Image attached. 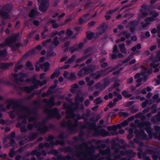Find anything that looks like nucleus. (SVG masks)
<instances>
[{"mask_svg":"<svg viewBox=\"0 0 160 160\" xmlns=\"http://www.w3.org/2000/svg\"><path fill=\"white\" fill-rule=\"evenodd\" d=\"M44 112L47 113L48 117L49 118L55 117L58 119L61 118V115L58 113L57 108H55L51 110L46 107L45 109Z\"/></svg>","mask_w":160,"mask_h":160,"instance_id":"9","label":"nucleus"},{"mask_svg":"<svg viewBox=\"0 0 160 160\" xmlns=\"http://www.w3.org/2000/svg\"><path fill=\"white\" fill-rule=\"evenodd\" d=\"M156 59L157 61H160V50L157 53Z\"/></svg>","mask_w":160,"mask_h":160,"instance_id":"57","label":"nucleus"},{"mask_svg":"<svg viewBox=\"0 0 160 160\" xmlns=\"http://www.w3.org/2000/svg\"><path fill=\"white\" fill-rule=\"evenodd\" d=\"M49 79V78H48L47 80H45L42 82H40L39 80H37L36 79H34L32 80V83L34 84V86H31L30 87H26L21 88V89L27 91L28 93L30 92L34 88H37L38 86H41L45 84Z\"/></svg>","mask_w":160,"mask_h":160,"instance_id":"5","label":"nucleus"},{"mask_svg":"<svg viewBox=\"0 0 160 160\" xmlns=\"http://www.w3.org/2000/svg\"><path fill=\"white\" fill-rule=\"evenodd\" d=\"M122 35L125 37L126 38H129L131 36L130 33H128L126 31H123L120 34L119 36H121Z\"/></svg>","mask_w":160,"mask_h":160,"instance_id":"34","label":"nucleus"},{"mask_svg":"<svg viewBox=\"0 0 160 160\" xmlns=\"http://www.w3.org/2000/svg\"><path fill=\"white\" fill-rule=\"evenodd\" d=\"M158 61H157V59L156 58L155 60L151 63L150 64V66L152 67H153L154 68H155V69L154 70V72L155 73L158 72L159 71V69L158 68H156L159 65V63H156Z\"/></svg>","mask_w":160,"mask_h":160,"instance_id":"24","label":"nucleus"},{"mask_svg":"<svg viewBox=\"0 0 160 160\" xmlns=\"http://www.w3.org/2000/svg\"><path fill=\"white\" fill-rule=\"evenodd\" d=\"M21 61H18L16 64V66L14 68V71L15 72H17L18 71V70L22 68L23 66L22 64H19Z\"/></svg>","mask_w":160,"mask_h":160,"instance_id":"32","label":"nucleus"},{"mask_svg":"<svg viewBox=\"0 0 160 160\" xmlns=\"http://www.w3.org/2000/svg\"><path fill=\"white\" fill-rule=\"evenodd\" d=\"M17 38V36L16 35H13L10 37L7 38L5 41V43H2L1 44V47H4L5 45L11 47L14 50H15L18 47L15 41Z\"/></svg>","mask_w":160,"mask_h":160,"instance_id":"6","label":"nucleus"},{"mask_svg":"<svg viewBox=\"0 0 160 160\" xmlns=\"http://www.w3.org/2000/svg\"><path fill=\"white\" fill-rule=\"evenodd\" d=\"M110 82L108 79H105L103 81L98 82L94 86L97 90L102 91L105 89L109 84Z\"/></svg>","mask_w":160,"mask_h":160,"instance_id":"11","label":"nucleus"},{"mask_svg":"<svg viewBox=\"0 0 160 160\" xmlns=\"http://www.w3.org/2000/svg\"><path fill=\"white\" fill-rule=\"evenodd\" d=\"M158 79L155 80V86H157L160 84V75L157 76Z\"/></svg>","mask_w":160,"mask_h":160,"instance_id":"52","label":"nucleus"},{"mask_svg":"<svg viewBox=\"0 0 160 160\" xmlns=\"http://www.w3.org/2000/svg\"><path fill=\"white\" fill-rule=\"evenodd\" d=\"M12 6V4L4 5L2 10H0V14L3 19H7L9 17L8 13L11 11Z\"/></svg>","mask_w":160,"mask_h":160,"instance_id":"8","label":"nucleus"},{"mask_svg":"<svg viewBox=\"0 0 160 160\" xmlns=\"http://www.w3.org/2000/svg\"><path fill=\"white\" fill-rule=\"evenodd\" d=\"M58 37H55L53 39V41L52 42V44H54L55 46H57L59 44V42L58 40Z\"/></svg>","mask_w":160,"mask_h":160,"instance_id":"46","label":"nucleus"},{"mask_svg":"<svg viewBox=\"0 0 160 160\" xmlns=\"http://www.w3.org/2000/svg\"><path fill=\"white\" fill-rule=\"evenodd\" d=\"M76 59V57L75 55H73L71 58L69 59L68 60V61L66 62L65 63H71L72 62Z\"/></svg>","mask_w":160,"mask_h":160,"instance_id":"45","label":"nucleus"},{"mask_svg":"<svg viewBox=\"0 0 160 160\" xmlns=\"http://www.w3.org/2000/svg\"><path fill=\"white\" fill-rule=\"evenodd\" d=\"M105 29H104V27H100L98 29V32L97 33L98 35H99L103 32L105 31Z\"/></svg>","mask_w":160,"mask_h":160,"instance_id":"44","label":"nucleus"},{"mask_svg":"<svg viewBox=\"0 0 160 160\" xmlns=\"http://www.w3.org/2000/svg\"><path fill=\"white\" fill-rule=\"evenodd\" d=\"M90 50V49L86 50L84 52V55L82 58L77 59L76 60V63L80 62L86 60L91 54V53L89 52Z\"/></svg>","mask_w":160,"mask_h":160,"instance_id":"16","label":"nucleus"},{"mask_svg":"<svg viewBox=\"0 0 160 160\" xmlns=\"http://www.w3.org/2000/svg\"><path fill=\"white\" fill-rule=\"evenodd\" d=\"M140 14L139 15L138 19L139 21L140 20L141 18H144L148 15V13L146 10L142 8L140 11Z\"/></svg>","mask_w":160,"mask_h":160,"instance_id":"20","label":"nucleus"},{"mask_svg":"<svg viewBox=\"0 0 160 160\" xmlns=\"http://www.w3.org/2000/svg\"><path fill=\"white\" fill-rule=\"evenodd\" d=\"M104 72L101 71L99 72H97L95 74L92 73L89 76L85 78V80L86 82H88L90 80L92 79H98L101 75H105L107 74V73H104Z\"/></svg>","mask_w":160,"mask_h":160,"instance_id":"12","label":"nucleus"},{"mask_svg":"<svg viewBox=\"0 0 160 160\" xmlns=\"http://www.w3.org/2000/svg\"><path fill=\"white\" fill-rule=\"evenodd\" d=\"M50 68V64L48 62L44 63L41 66V68L43 69L44 72H46Z\"/></svg>","mask_w":160,"mask_h":160,"instance_id":"26","label":"nucleus"},{"mask_svg":"<svg viewBox=\"0 0 160 160\" xmlns=\"http://www.w3.org/2000/svg\"><path fill=\"white\" fill-rule=\"evenodd\" d=\"M122 94L126 98H129L132 96L131 94H128V92L125 90L122 92Z\"/></svg>","mask_w":160,"mask_h":160,"instance_id":"38","label":"nucleus"},{"mask_svg":"<svg viewBox=\"0 0 160 160\" xmlns=\"http://www.w3.org/2000/svg\"><path fill=\"white\" fill-rule=\"evenodd\" d=\"M14 82L17 83L18 81L22 82L23 81V78L27 77V74L25 73L21 72L18 74H14L12 75Z\"/></svg>","mask_w":160,"mask_h":160,"instance_id":"13","label":"nucleus"},{"mask_svg":"<svg viewBox=\"0 0 160 160\" xmlns=\"http://www.w3.org/2000/svg\"><path fill=\"white\" fill-rule=\"evenodd\" d=\"M39 148V149H36L35 150L31 152V154L32 155H36L38 159V160H41L42 158H40L39 157L41 155H42L43 156H45L46 155L47 153L44 150L41 151Z\"/></svg>","mask_w":160,"mask_h":160,"instance_id":"15","label":"nucleus"},{"mask_svg":"<svg viewBox=\"0 0 160 160\" xmlns=\"http://www.w3.org/2000/svg\"><path fill=\"white\" fill-rule=\"evenodd\" d=\"M43 102L46 104L47 107L49 108L54 106L55 105V103L54 102V98L53 97H51L49 101L46 99H44L43 100Z\"/></svg>","mask_w":160,"mask_h":160,"instance_id":"18","label":"nucleus"},{"mask_svg":"<svg viewBox=\"0 0 160 160\" xmlns=\"http://www.w3.org/2000/svg\"><path fill=\"white\" fill-rule=\"evenodd\" d=\"M101 92V91H100L99 90H97V91H95L93 93V96L95 97L99 95V93Z\"/></svg>","mask_w":160,"mask_h":160,"instance_id":"63","label":"nucleus"},{"mask_svg":"<svg viewBox=\"0 0 160 160\" xmlns=\"http://www.w3.org/2000/svg\"><path fill=\"white\" fill-rule=\"evenodd\" d=\"M37 134L36 133H32L29 136V139H26L25 141L27 142L29 141L33 140L37 137Z\"/></svg>","mask_w":160,"mask_h":160,"instance_id":"33","label":"nucleus"},{"mask_svg":"<svg viewBox=\"0 0 160 160\" xmlns=\"http://www.w3.org/2000/svg\"><path fill=\"white\" fill-rule=\"evenodd\" d=\"M138 24V22L135 21H132L128 24L129 27H130V30L131 32H133L135 29L136 27Z\"/></svg>","mask_w":160,"mask_h":160,"instance_id":"22","label":"nucleus"},{"mask_svg":"<svg viewBox=\"0 0 160 160\" xmlns=\"http://www.w3.org/2000/svg\"><path fill=\"white\" fill-rule=\"evenodd\" d=\"M150 14L152 15L153 17L147 18L145 19L144 22H141L140 24L143 28H144L148 26L151 24V22L155 20L154 18L157 17L158 15V13L155 11H152L150 12Z\"/></svg>","mask_w":160,"mask_h":160,"instance_id":"7","label":"nucleus"},{"mask_svg":"<svg viewBox=\"0 0 160 160\" xmlns=\"http://www.w3.org/2000/svg\"><path fill=\"white\" fill-rule=\"evenodd\" d=\"M142 78H138L137 81V84L136 85L137 87H138L141 85V82L142 81Z\"/></svg>","mask_w":160,"mask_h":160,"instance_id":"50","label":"nucleus"},{"mask_svg":"<svg viewBox=\"0 0 160 160\" xmlns=\"http://www.w3.org/2000/svg\"><path fill=\"white\" fill-rule=\"evenodd\" d=\"M134 55V54L132 53H131L127 57L126 60L123 61V63H126L129 61L132 58Z\"/></svg>","mask_w":160,"mask_h":160,"instance_id":"40","label":"nucleus"},{"mask_svg":"<svg viewBox=\"0 0 160 160\" xmlns=\"http://www.w3.org/2000/svg\"><path fill=\"white\" fill-rule=\"evenodd\" d=\"M60 75L59 72H56L52 74L51 76V78L53 79L55 78L58 77Z\"/></svg>","mask_w":160,"mask_h":160,"instance_id":"48","label":"nucleus"},{"mask_svg":"<svg viewBox=\"0 0 160 160\" xmlns=\"http://www.w3.org/2000/svg\"><path fill=\"white\" fill-rule=\"evenodd\" d=\"M127 153L128 155L131 157H134L136 155V153L135 152H133L132 150H129L128 151Z\"/></svg>","mask_w":160,"mask_h":160,"instance_id":"51","label":"nucleus"},{"mask_svg":"<svg viewBox=\"0 0 160 160\" xmlns=\"http://www.w3.org/2000/svg\"><path fill=\"white\" fill-rule=\"evenodd\" d=\"M88 16L89 14H87L83 18H80L79 20V23L80 24H82L86 23L89 19Z\"/></svg>","mask_w":160,"mask_h":160,"instance_id":"23","label":"nucleus"},{"mask_svg":"<svg viewBox=\"0 0 160 160\" xmlns=\"http://www.w3.org/2000/svg\"><path fill=\"white\" fill-rule=\"evenodd\" d=\"M152 122H155L156 121H160V112H159L158 113L157 116H156L155 118H152Z\"/></svg>","mask_w":160,"mask_h":160,"instance_id":"35","label":"nucleus"},{"mask_svg":"<svg viewBox=\"0 0 160 160\" xmlns=\"http://www.w3.org/2000/svg\"><path fill=\"white\" fill-rule=\"evenodd\" d=\"M76 78L75 74L74 73H71L70 74L68 79L71 80H73Z\"/></svg>","mask_w":160,"mask_h":160,"instance_id":"43","label":"nucleus"},{"mask_svg":"<svg viewBox=\"0 0 160 160\" xmlns=\"http://www.w3.org/2000/svg\"><path fill=\"white\" fill-rule=\"evenodd\" d=\"M148 100H145L144 102L142 103V107L143 108H145L148 103Z\"/></svg>","mask_w":160,"mask_h":160,"instance_id":"60","label":"nucleus"},{"mask_svg":"<svg viewBox=\"0 0 160 160\" xmlns=\"http://www.w3.org/2000/svg\"><path fill=\"white\" fill-rule=\"evenodd\" d=\"M38 2L41 1V3L39 7V10L42 12H45L49 5V0H37Z\"/></svg>","mask_w":160,"mask_h":160,"instance_id":"14","label":"nucleus"},{"mask_svg":"<svg viewBox=\"0 0 160 160\" xmlns=\"http://www.w3.org/2000/svg\"><path fill=\"white\" fill-rule=\"evenodd\" d=\"M51 23L52 24V25L53 28H57L58 26V24L56 23V21L54 20H51Z\"/></svg>","mask_w":160,"mask_h":160,"instance_id":"47","label":"nucleus"},{"mask_svg":"<svg viewBox=\"0 0 160 160\" xmlns=\"http://www.w3.org/2000/svg\"><path fill=\"white\" fill-rule=\"evenodd\" d=\"M15 133L14 132H13L11 133V135L8 136L6 138L7 139L10 140V142H11V144H12L13 142H15L13 139L15 138Z\"/></svg>","mask_w":160,"mask_h":160,"instance_id":"29","label":"nucleus"},{"mask_svg":"<svg viewBox=\"0 0 160 160\" xmlns=\"http://www.w3.org/2000/svg\"><path fill=\"white\" fill-rule=\"evenodd\" d=\"M69 74V73L66 71L64 72V74H63V76L64 77L67 78V79H68Z\"/></svg>","mask_w":160,"mask_h":160,"instance_id":"64","label":"nucleus"},{"mask_svg":"<svg viewBox=\"0 0 160 160\" xmlns=\"http://www.w3.org/2000/svg\"><path fill=\"white\" fill-rule=\"evenodd\" d=\"M78 87V85L77 84H75L72 85L71 87V91L72 92H75Z\"/></svg>","mask_w":160,"mask_h":160,"instance_id":"36","label":"nucleus"},{"mask_svg":"<svg viewBox=\"0 0 160 160\" xmlns=\"http://www.w3.org/2000/svg\"><path fill=\"white\" fill-rule=\"evenodd\" d=\"M56 88V85H53L47 91V93L43 92L42 93V96L43 97H45L49 95H50L52 93H54V89Z\"/></svg>","mask_w":160,"mask_h":160,"instance_id":"19","label":"nucleus"},{"mask_svg":"<svg viewBox=\"0 0 160 160\" xmlns=\"http://www.w3.org/2000/svg\"><path fill=\"white\" fill-rule=\"evenodd\" d=\"M26 66L27 69L31 70H32L34 69V68L32 66V63L30 62H28L26 63Z\"/></svg>","mask_w":160,"mask_h":160,"instance_id":"39","label":"nucleus"},{"mask_svg":"<svg viewBox=\"0 0 160 160\" xmlns=\"http://www.w3.org/2000/svg\"><path fill=\"white\" fill-rule=\"evenodd\" d=\"M141 68L143 70H144L145 71V72H147L148 74H151L152 72V69H150L147 70V68L143 66H141Z\"/></svg>","mask_w":160,"mask_h":160,"instance_id":"42","label":"nucleus"},{"mask_svg":"<svg viewBox=\"0 0 160 160\" xmlns=\"http://www.w3.org/2000/svg\"><path fill=\"white\" fill-rule=\"evenodd\" d=\"M121 128V125L118 124L117 125H114L112 126H108L107 127L108 129L110 131H112V132H111V135H116L118 134L117 132V128Z\"/></svg>","mask_w":160,"mask_h":160,"instance_id":"17","label":"nucleus"},{"mask_svg":"<svg viewBox=\"0 0 160 160\" xmlns=\"http://www.w3.org/2000/svg\"><path fill=\"white\" fill-rule=\"evenodd\" d=\"M118 114L120 116H122L124 118H126L129 116V114L127 112L120 111L119 112Z\"/></svg>","mask_w":160,"mask_h":160,"instance_id":"37","label":"nucleus"},{"mask_svg":"<svg viewBox=\"0 0 160 160\" xmlns=\"http://www.w3.org/2000/svg\"><path fill=\"white\" fill-rule=\"evenodd\" d=\"M103 102V100L101 98L98 97L95 99L94 101V103L96 105H99Z\"/></svg>","mask_w":160,"mask_h":160,"instance_id":"30","label":"nucleus"},{"mask_svg":"<svg viewBox=\"0 0 160 160\" xmlns=\"http://www.w3.org/2000/svg\"><path fill=\"white\" fill-rule=\"evenodd\" d=\"M71 158L69 155H67L66 157H62L61 155L58 156L57 160H71Z\"/></svg>","mask_w":160,"mask_h":160,"instance_id":"31","label":"nucleus"},{"mask_svg":"<svg viewBox=\"0 0 160 160\" xmlns=\"http://www.w3.org/2000/svg\"><path fill=\"white\" fill-rule=\"evenodd\" d=\"M51 41V39H48L45 42H43V44L44 46L48 45H49V43Z\"/></svg>","mask_w":160,"mask_h":160,"instance_id":"55","label":"nucleus"},{"mask_svg":"<svg viewBox=\"0 0 160 160\" xmlns=\"http://www.w3.org/2000/svg\"><path fill=\"white\" fill-rule=\"evenodd\" d=\"M119 47L121 52L124 54L127 53L126 49L125 47V44H124L122 43L120 44L119 46Z\"/></svg>","mask_w":160,"mask_h":160,"instance_id":"27","label":"nucleus"},{"mask_svg":"<svg viewBox=\"0 0 160 160\" xmlns=\"http://www.w3.org/2000/svg\"><path fill=\"white\" fill-rule=\"evenodd\" d=\"M41 64H39V63H37L36 65V70L37 71L40 70V67L41 68Z\"/></svg>","mask_w":160,"mask_h":160,"instance_id":"58","label":"nucleus"},{"mask_svg":"<svg viewBox=\"0 0 160 160\" xmlns=\"http://www.w3.org/2000/svg\"><path fill=\"white\" fill-rule=\"evenodd\" d=\"M78 48H77V46L76 45H74L73 47L71 48L70 51L72 53H73L74 52L78 50Z\"/></svg>","mask_w":160,"mask_h":160,"instance_id":"49","label":"nucleus"},{"mask_svg":"<svg viewBox=\"0 0 160 160\" xmlns=\"http://www.w3.org/2000/svg\"><path fill=\"white\" fill-rule=\"evenodd\" d=\"M139 122L138 120H136L135 121V123L136 125H138V128L140 129V131L139 132L138 130L135 131V133L137 136L142 139H146L147 138V135L145 134L143 130L145 129L149 135V138L151 139L152 138L153 135L155 138H158L160 140V133L158 135L157 133H152V129L151 128V123L149 122Z\"/></svg>","mask_w":160,"mask_h":160,"instance_id":"3","label":"nucleus"},{"mask_svg":"<svg viewBox=\"0 0 160 160\" xmlns=\"http://www.w3.org/2000/svg\"><path fill=\"white\" fill-rule=\"evenodd\" d=\"M95 69V67L94 66L91 65L84 67L79 71L78 75L80 77H83L94 70Z\"/></svg>","mask_w":160,"mask_h":160,"instance_id":"10","label":"nucleus"},{"mask_svg":"<svg viewBox=\"0 0 160 160\" xmlns=\"http://www.w3.org/2000/svg\"><path fill=\"white\" fill-rule=\"evenodd\" d=\"M14 149L13 148H12L11 149L9 153V156L10 157H13L15 155V153L14 152Z\"/></svg>","mask_w":160,"mask_h":160,"instance_id":"53","label":"nucleus"},{"mask_svg":"<svg viewBox=\"0 0 160 160\" xmlns=\"http://www.w3.org/2000/svg\"><path fill=\"white\" fill-rule=\"evenodd\" d=\"M38 15V12L36 9H32L29 15V17L33 18L36 16Z\"/></svg>","mask_w":160,"mask_h":160,"instance_id":"28","label":"nucleus"},{"mask_svg":"<svg viewBox=\"0 0 160 160\" xmlns=\"http://www.w3.org/2000/svg\"><path fill=\"white\" fill-rule=\"evenodd\" d=\"M94 35V33L92 32H91L88 34L87 36V38L88 39H91Z\"/></svg>","mask_w":160,"mask_h":160,"instance_id":"56","label":"nucleus"},{"mask_svg":"<svg viewBox=\"0 0 160 160\" xmlns=\"http://www.w3.org/2000/svg\"><path fill=\"white\" fill-rule=\"evenodd\" d=\"M152 157L153 158V160H158V158L160 160V156L159 157L158 154H155L152 155Z\"/></svg>","mask_w":160,"mask_h":160,"instance_id":"54","label":"nucleus"},{"mask_svg":"<svg viewBox=\"0 0 160 160\" xmlns=\"http://www.w3.org/2000/svg\"><path fill=\"white\" fill-rule=\"evenodd\" d=\"M41 49L42 46L41 45L38 46L35 49H33L32 51H30L29 52L25 54V55L23 56V58H22L21 60H22L23 59L26 58V57L28 55L34 53L36 50H41Z\"/></svg>","mask_w":160,"mask_h":160,"instance_id":"21","label":"nucleus"},{"mask_svg":"<svg viewBox=\"0 0 160 160\" xmlns=\"http://www.w3.org/2000/svg\"><path fill=\"white\" fill-rule=\"evenodd\" d=\"M5 111L6 109L5 108H0V118H1L2 116V112H5Z\"/></svg>","mask_w":160,"mask_h":160,"instance_id":"61","label":"nucleus"},{"mask_svg":"<svg viewBox=\"0 0 160 160\" xmlns=\"http://www.w3.org/2000/svg\"><path fill=\"white\" fill-rule=\"evenodd\" d=\"M82 92H79L75 98V102L73 105L71 102L70 99L68 98H66V100L70 103L71 106L68 105L66 103H64L63 105L64 109H67L66 111L67 116L66 118L61 122V125L62 127H67L68 130L72 132L77 131L80 128H85L90 129H94L95 127V122H96L95 117H93L90 119L91 123H87L86 124L81 122H77L78 120L82 118L83 117L79 114L76 116L73 113V111H76L83 109L84 106L82 104L79 105V102H82L84 99L83 96Z\"/></svg>","mask_w":160,"mask_h":160,"instance_id":"1","label":"nucleus"},{"mask_svg":"<svg viewBox=\"0 0 160 160\" xmlns=\"http://www.w3.org/2000/svg\"><path fill=\"white\" fill-rule=\"evenodd\" d=\"M12 107L13 111L10 112L9 115L11 118H14L16 115L18 116V120H22L21 123H18L17 127H20V131L22 132L27 131V129L25 126H22V124L25 125L27 122L26 118L29 117V121L33 122L34 125L31 124H28L27 128L29 130H32L34 128H37V130L41 133H44L48 130V128L46 126L43 122L38 123L36 124L35 122L37 121L36 116L30 112V110L27 107H25L19 105L17 102L13 100H10L8 101V104L7 106V108L9 109Z\"/></svg>","mask_w":160,"mask_h":160,"instance_id":"2","label":"nucleus"},{"mask_svg":"<svg viewBox=\"0 0 160 160\" xmlns=\"http://www.w3.org/2000/svg\"><path fill=\"white\" fill-rule=\"evenodd\" d=\"M58 138L62 139V140L60 141L59 140H57L55 143H54V141L53 140L54 137L53 136H50L48 137L47 139V140L48 142H50V143H46L44 145L42 143H40L39 145V148H42L44 147H49L54 144L56 145L60 144L61 145H63L64 144V142L62 140L64 138V136L63 134H60L58 136Z\"/></svg>","mask_w":160,"mask_h":160,"instance_id":"4","label":"nucleus"},{"mask_svg":"<svg viewBox=\"0 0 160 160\" xmlns=\"http://www.w3.org/2000/svg\"><path fill=\"white\" fill-rule=\"evenodd\" d=\"M72 31L70 29H68L67 30L66 34L68 36V37H70L72 34Z\"/></svg>","mask_w":160,"mask_h":160,"instance_id":"62","label":"nucleus"},{"mask_svg":"<svg viewBox=\"0 0 160 160\" xmlns=\"http://www.w3.org/2000/svg\"><path fill=\"white\" fill-rule=\"evenodd\" d=\"M134 117L133 116L131 117L128 118L127 120L124 121L123 122L121 123V124H119L121 125V128L122 127H124L125 126L127 125L128 124L129 122L134 119Z\"/></svg>","mask_w":160,"mask_h":160,"instance_id":"25","label":"nucleus"},{"mask_svg":"<svg viewBox=\"0 0 160 160\" xmlns=\"http://www.w3.org/2000/svg\"><path fill=\"white\" fill-rule=\"evenodd\" d=\"M116 104V102H112L111 101L108 104V106H109L110 108H112Z\"/></svg>","mask_w":160,"mask_h":160,"instance_id":"59","label":"nucleus"},{"mask_svg":"<svg viewBox=\"0 0 160 160\" xmlns=\"http://www.w3.org/2000/svg\"><path fill=\"white\" fill-rule=\"evenodd\" d=\"M13 65V63H11L10 64L8 63H3L1 65V68L3 69H6L9 67L10 66H12Z\"/></svg>","mask_w":160,"mask_h":160,"instance_id":"41","label":"nucleus"}]
</instances>
